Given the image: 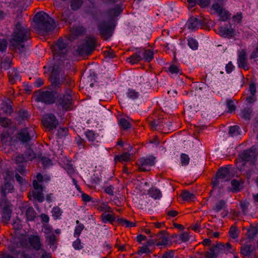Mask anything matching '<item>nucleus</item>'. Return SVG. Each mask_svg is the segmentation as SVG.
Here are the masks:
<instances>
[{
  "instance_id": "obj_40",
  "label": "nucleus",
  "mask_w": 258,
  "mask_h": 258,
  "mask_svg": "<svg viewBox=\"0 0 258 258\" xmlns=\"http://www.w3.org/2000/svg\"><path fill=\"white\" fill-rule=\"evenodd\" d=\"M151 126L153 130H158L161 129V127L163 126L162 123L159 120L157 121L153 120L150 123Z\"/></svg>"
},
{
  "instance_id": "obj_59",
  "label": "nucleus",
  "mask_w": 258,
  "mask_h": 258,
  "mask_svg": "<svg viewBox=\"0 0 258 258\" xmlns=\"http://www.w3.org/2000/svg\"><path fill=\"white\" fill-rule=\"evenodd\" d=\"M40 159L44 166L49 165L51 164V161L49 158L45 157H40Z\"/></svg>"
},
{
  "instance_id": "obj_49",
  "label": "nucleus",
  "mask_w": 258,
  "mask_h": 258,
  "mask_svg": "<svg viewBox=\"0 0 258 258\" xmlns=\"http://www.w3.org/2000/svg\"><path fill=\"white\" fill-rule=\"evenodd\" d=\"M242 19L241 13H238L236 15L232 17V21L234 22V25L241 23Z\"/></svg>"
},
{
  "instance_id": "obj_57",
  "label": "nucleus",
  "mask_w": 258,
  "mask_h": 258,
  "mask_svg": "<svg viewBox=\"0 0 258 258\" xmlns=\"http://www.w3.org/2000/svg\"><path fill=\"white\" fill-rule=\"evenodd\" d=\"M223 86H221L220 85L219 83H215L212 85V89L213 91H215L217 93H220L222 90H223Z\"/></svg>"
},
{
  "instance_id": "obj_39",
  "label": "nucleus",
  "mask_w": 258,
  "mask_h": 258,
  "mask_svg": "<svg viewBox=\"0 0 258 258\" xmlns=\"http://www.w3.org/2000/svg\"><path fill=\"white\" fill-rule=\"evenodd\" d=\"M117 221L119 223L125 225L126 227H132L136 226V223L131 222L123 219L118 218Z\"/></svg>"
},
{
  "instance_id": "obj_14",
  "label": "nucleus",
  "mask_w": 258,
  "mask_h": 258,
  "mask_svg": "<svg viewBox=\"0 0 258 258\" xmlns=\"http://www.w3.org/2000/svg\"><path fill=\"white\" fill-rule=\"evenodd\" d=\"M204 22L203 20H199L198 18L191 17L186 23V26L189 29L194 30L198 29L199 27L204 26Z\"/></svg>"
},
{
  "instance_id": "obj_3",
  "label": "nucleus",
  "mask_w": 258,
  "mask_h": 258,
  "mask_svg": "<svg viewBox=\"0 0 258 258\" xmlns=\"http://www.w3.org/2000/svg\"><path fill=\"white\" fill-rule=\"evenodd\" d=\"M33 20L36 23L35 29L39 33L51 32L56 27L54 20L44 12L37 13Z\"/></svg>"
},
{
  "instance_id": "obj_2",
  "label": "nucleus",
  "mask_w": 258,
  "mask_h": 258,
  "mask_svg": "<svg viewBox=\"0 0 258 258\" xmlns=\"http://www.w3.org/2000/svg\"><path fill=\"white\" fill-rule=\"evenodd\" d=\"M30 35L29 29L25 28L20 23L16 24L13 37L10 40V43L16 51L19 53L26 51V47L24 43L28 39Z\"/></svg>"
},
{
  "instance_id": "obj_43",
  "label": "nucleus",
  "mask_w": 258,
  "mask_h": 258,
  "mask_svg": "<svg viewBox=\"0 0 258 258\" xmlns=\"http://www.w3.org/2000/svg\"><path fill=\"white\" fill-rule=\"evenodd\" d=\"M180 159L182 165L186 166L188 165L190 159L187 154L182 153L180 155Z\"/></svg>"
},
{
  "instance_id": "obj_8",
  "label": "nucleus",
  "mask_w": 258,
  "mask_h": 258,
  "mask_svg": "<svg viewBox=\"0 0 258 258\" xmlns=\"http://www.w3.org/2000/svg\"><path fill=\"white\" fill-rule=\"evenodd\" d=\"M36 95V101L42 102L47 104H52L55 102L56 92L44 91L35 92Z\"/></svg>"
},
{
  "instance_id": "obj_7",
  "label": "nucleus",
  "mask_w": 258,
  "mask_h": 258,
  "mask_svg": "<svg viewBox=\"0 0 258 258\" xmlns=\"http://www.w3.org/2000/svg\"><path fill=\"white\" fill-rule=\"evenodd\" d=\"M226 182V167L220 168L215 176L212 178L211 184L213 189L224 188Z\"/></svg>"
},
{
  "instance_id": "obj_46",
  "label": "nucleus",
  "mask_w": 258,
  "mask_h": 258,
  "mask_svg": "<svg viewBox=\"0 0 258 258\" xmlns=\"http://www.w3.org/2000/svg\"><path fill=\"white\" fill-rule=\"evenodd\" d=\"M225 202L224 200H222L220 201L215 206L214 210L216 212H219L222 209H223L225 207Z\"/></svg>"
},
{
  "instance_id": "obj_56",
  "label": "nucleus",
  "mask_w": 258,
  "mask_h": 258,
  "mask_svg": "<svg viewBox=\"0 0 258 258\" xmlns=\"http://www.w3.org/2000/svg\"><path fill=\"white\" fill-rule=\"evenodd\" d=\"M70 10L69 9L66 10L64 12L62 13L61 21L66 22L70 17Z\"/></svg>"
},
{
  "instance_id": "obj_28",
  "label": "nucleus",
  "mask_w": 258,
  "mask_h": 258,
  "mask_svg": "<svg viewBox=\"0 0 258 258\" xmlns=\"http://www.w3.org/2000/svg\"><path fill=\"white\" fill-rule=\"evenodd\" d=\"M228 233L230 238L235 239L239 236V231L236 226L232 225L230 228Z\"/></svg>"
},
{
  "instance_id": "obj_15",
  "label": "nucleus",
  "mask_w": 258,
  "mask_h": 258,
  "mask_svg": "<svg viewBox=\"0 0 258 258\" xmlns=\"http://www.w3.org/2000/svg\"><path fill=\"white\" fill-rule=\"evenodd\" d=\"M72 98L71 95L67 94L63 96H60L58 99V103L62 108L68 110L72 104Z\"/></svg>"
},
{
  "instance_id": "obj_23",
  "label": "nucleus",
  "mask_w": 258,
  "mask_h": 258,
  "mask_svg": "<svg viewBox=\"0 0 258 258\" xmlns=\"http://www.w3.org/2000/svg\"><path fill=\"white\" fill-rule=\"evenodd\" d=\"M29 241L31 245L36 250L41 248L40 238L38 236H32L29 238Z\"/></svg>"
},
{
  "instance_id": "obj_60",
  "label": "nucleus",
  "mask_w": 258,
  "mask_h": 258,
  "mask_svg": "<svg viewBox=\"0 0 258 258\" xmlns=\"http://www.w3.org/2000/svg\"><path fill=\"white\" fill-rule=\"evenodd\" d=\"M246 101L249 104H253L256 101L255 95H250L246 97Z\"/></svg>"
},
{
  "instance_id": "obj_32",
  "label": "nucleus",
  "mask_w": 258,
  "mask_h": 258,
  "mask_svg": "<svg viewBox=\"0 0 258 258\" xmlns=\"http://www.w3.org/2000/svg\"><path fill=\"white\" fill-rule=\"evenodd\" d=\"M148 194L155 200L159 199L161 197V191L157 188H151L148 190Z\"/></svg>"
},
{
  "instance_id": "obj_48",
  "label": "nucleus",
  "mask_w": 258,
  "mask_h": 258,
  "mask_svg": "<svg viewBox=\"0 0 258 258\" xmlns=\"http://www.w3.org/2000/svg\"><path fill=\"white\" fill-rule=\"evenodd\" d=\"M216 33L221 36L225 37L226 35V28L222 26H219L215 29Z\"/></svg>"
},
{
  "instance_id": "obj_52",
  "label": "nucleus",
  "mask_w": 258,
  "mask_h": 258,
  "mask_svg": "<svg viewBox=\"0 0 258 258\" xmlns=\"http://www.w3.org/2000/svg\"><path fill=\"white\" fill-rule=\"evenodd\" d=\"M188 44L192 49L195 50L198 48V42L196 41V40L192 38L188 40Z\"/></svg>"
},
{
  "instance_id": "obj_44",
  "label": "nucleus",
  "mask_w": 258,
  "mask_h": 258,
  "mask_svg": "<svg viewBox=\"0 0 258 258\" xmlns=\"http://www.w3.org/2000/svg\"><path fill=\"white\" fill-rule=\"evenodd\" d=\"M119 124L124 130H127L131 127L130 123L125 119L121 118L119 121Z\"/></svg>"
},
{
  "instance_id": "obj_5",
  "label": "nucleus",
  "mask_w": 258,
  "mask_h": 258,
  "mask_svg": "<svg viewBox=\"0 0 258 258\" xmlns=\"http://www.w3.org/2000/svg\"><path fill=\"white\" fill-rule=\"evenodd\" d=\"M61 70L57 66L53 67L49 80L51 82L50 87L52 89H56L58 88L62 83L65 81L64 74H60Z\"/></svg>"
},
{
  "instance_id": "obj_54",
  "label": "nucleus",
  "mask_w": 258,
  "mask_h": 258,
  "mask_svg": "<svg viewBox=\"0 0 258 258\" xmlns=\"http://www.w3.org/2000/svg\"><path fill=\"white\" fill-rule=\"evenodd\" d=\"M7 44L8 43L6 39H0V51H5L7 48Z\"/></svg>"
},
{
  "instance_id": "obj_58",
  "label": "nucleus",
  "mask_w": 258,
  "mask_h": 258,
  "mask_svg": "<svg viewBox=\"0 0 258 258\" xmlns=\"http://www.w3.org/2000/svg\"><path fill=\"white\" fill-rule=\"evenodd\" d=\"M16 162L17 164H21L24 162H27L25 159L23 154H20L18 155L16 159Z\"/></svg>"
},
{
  "instance_id": "obj_38",
  "label": "nucleus",
  "mask_w": 258,
  "mask_h": 258,
  "mask_svg": "<svg viewBox=\"0 0 258 258\" xmlns=\"http://www.w3.org/2000/svg\"><path fill=\"white\" fill-rule=\"evenodd\" d=\"M143 54L144 57L143 58L148 62H150L153 58L154 53L150 50H145Z\"/></svg>"
},
{
  "instance_id": "obj_53",
  "label": "nucleus",
  "mask_w": 258,
  "mask_h": 258,
  "mask_svg": "<svg viewBox=\"0 0 258 258\" xmlns=\"http://www.w3.org/2000/svg\"><path fill=\"white\" fill-rule=\"evenodd\" d=\"M13 225L14 227V229L15 230H19L22 228L21 221L18 218H17L16 219L14 220L13 222Z\"/></svg>"
},
{
  "instance_id": "obj_16",
  "label": "nucleus",
  "mask_w": 258,
  "mask_h": 258,
  "mask_svg": "<svg viewBox=\"0 0 258 258\" xmlns=\"http://www.w3.org/2000/svg\"><path fill=\"white\" fill-rule=\"evenodd\" d=\"M246 53L244 49H242L238 51L237 64L239 68H242L244 70L247 69L246 65Z\"/></svg>"
},
{
  "instance_id": "obj_35",
  "label": "nucleus",
  "mask_w": 258,
  "mask_h": 258,
  "mask_svg": "<svg viewBox=\"0 0 258 258\" xmlns=\"http://www.w3.org/2000/svg\"><path fill=\"white\" fill-rule=\"evenodd\" d=\"M181 196L182 197L183 200L184 201L192 200L196 198L194 194L186 190L183 191L181 193Z\"/></svg>"
},
{
  "instance_id": "obj_29",
  "label": "nucleus",
  "mask_w": 258,
  "mask_h": 258,
  "mask_svg": "<svg viewBox=\"0 0 258 258\" xmlns=\"http://www.w3.org/2000/svg\"><path fill=\"white\" fill-rule=\"evenodd\" d=\"M26 215L28 220L33 221L36 217V213L32 207H29L26 210Z\"/></svg>"
},
{
  "instance_id": "obj_12",
  "label": "nucleus",
  "mask_w": 258,
  "mask_h": 258,
  "mask_svg": "<svg viewBox=\"0 0 258 258\" xmlns=\"http://www.w3.org/2000/svg\"><path fill=\"white\" fill-rule=\"evenodd\" d=\"M215 4L212 5V8L217 13L220 17L219 21L220 22H224L226 21V12L223 11V0H214Z\"/></svg>"
},
{
  "instance_id": "obj_55",
  "label": "nucleus",
  "mask_w": 258,
  "mask_h": 258,
  "mask_svg": "<svg viewBox=\"0 0 258 258\" xmlns=\"http://www.w3.org/2000/svg\"><path fill=\"white\" fill-rule=\"evenodd\" d=\"M249 91L250 94L255 95L256 92V84L254 82H251L249 85Z\"/></svg>"
},
{
  "instance_id": "obj_27",
  "label": "nucleus",
  "mask_w": 258,
  "mask_h": 258,
  "mask_svg": "<svg viewBox=\"0 0 258 258\" xmlns=\"http://www.w3.org/2000/svg\"><path fill=\"white\" fill-rule=\"evenodd\" d=\"M23 155L27 161H32L36 157V154L31 148L27 149Z\"/></svg>"
},
{
  "instance_id": "obj_31",
  "label": "nucleus",
  "mask_w": 258,
  "mask_h": 258,
  "mask_svg": "<svg viewBox=\"0 0 258 258\" xmlns=\"http://www.w3.org/2000/svg\"><path fill=\"white\" fill-rule=\"evenodd\" d=\"M236 110V105L234 101L231 99H227V113H232Z\"/></svg>"
},
{
  "instance_id": "obj_41",
  "label": "nucleus",
  "mask_w": 258,
  "mask_h": 258,
  "mask_svg": "<svg viewBox=\"0 0 258 258\" xmlns=\"http://www.w3.org/2000/svg\"><path fill=\"white\" fill-rule=\"evenodd\" d=\"M71 31L75 36H79L84 32V29L82 27H76L72 28Z\"/></svg>"
},
{
  "instance_id": "obj_20",
  "label": "nucleus",
  "mask_w": 258,
  "mask_h": 258,
  "mask_svg": "<svg viewBox=\"0 0 258 258\" xmlns=\"http://www.w3.org/2000/svg\"><path fill=\"white\" fill-rule=\"evenodd\" d=\"M9 82L11 84H15L17 82L21 80V77L19 73L15 69L10 70L8 73Z\"/></svg>"
},
{
  "instance_id": "obj_34",
  "label": "nucleus",
  "mask_w": 258,
  "mask_h": 258,
  "mask_svg": "<svg viewBox=\"0 0 258 258\" xmlns=\"http://www.w3.org/2000/svg\"><path fill=\"white\" fill-rule=\"evenodd\" d=\"M131 157V154L128 152H125L120 155H116L115 156V160H118L120 162L128 161Z\"/></svg>"
},
{
  "instance_id": "obj_51",
  "label": "nucleus",
  "mask_w": 258,
  "mask_h": 258,
  "mask_svg": "<svg viewBox=\"0 0 258 258\" xmlns=\"http://www.w3.org/2000/svg\"><path fill=\"white\" fill-rule=\"evenodd\" d=\"M231 186L234 190L236 191H239L240 183L236 179H233L231 181Z\"/></svg>"
},
{
  "instance_id": "obj_26",
  "label": "nucleus",
  "mask_w": 258,
  "mask_h": 258,
  "mask_svg": "<svg viewBox=\"0 0 258 258\" xmlns=\"http://www.w3.org/2000/svg\"><path fill=\"white\" fill-rule=\"evenodd\" d=\"M252 109L250 107L244 108L241 113V117L246 121H249L251 118Z\"/></svg>"
},
{
  "instance_id": "obj_25",
  "label": "nucleus",
  "mask_w": 258,
  "mask_h": 258,
  "mask_svg": "<svg viewBox=\"0 0 258 258\" xmlns=\"http://www.w3.org/2000/svg\"><path fill=\"white\" fill-rule=\"evenodd\" d=\"M241 133V130L238 125L231 126L229 130V134L231 137H237Z\"/></svg>"
},
{
  "instance_id": "obj_4",
  "label": "nucleus",
  "mask_w": 258,
  "mask_h": 258,
  "mask_svg": "<svg viewBox=\"0 0 258 258\" xmlns=\"http://www.w3.org/2000/svg\"><path fill=\"white\" fill-rule=\"evenodd\" d=\"M94 38L88 37L75 49L76 54L81 56L91 54L95 49L96 45Z\"/></svg>"
},
{
  "instance_id": "obj_18",
  "label": "nucleus",
  "mask_w": 258,
  "mask_h": 258,
  "mask_svg": "<svg viewBox=\"0 0 258 258\" xmlns=\"http://www.w3.org/2000/svg\"><path fill=\"white\" fill-rule=\"evenodd\" d=\"M229 26L227 25V39H234L236 36H238L239 32L235 30V25H233L230 22H229Z\"/></svg>"
},
{
  "instance_id": "obj_42",
  "label": "nucleus",
  "mask_w": 258,
  "mask_h": 258,
  "mask_svg": "<svg viewBox=\"0 0 258 258\" xmlns=\"http://www.w3.org/2000/svg\"><path fill=\"white\" fill-rule=\"evenodd\" d=\"M13 253L14 255L20 256V258H31L29 255L26 253L24 251L18 250L16 249H14L13 251Z\"/></svg>"
},
{
  "instance_id": "obj_21",
  "label": "nucleus",
  "mask_w": 258,
  "mask_h": 258,
  "mask_svg": "<svg viewBox=\"0 0 258 258\" xmlns=\"http://www.w3.org/2000/svg\"><path fill=\"white\" fill-rule=\"evenodd\" d=\"M14 189V186L10 181L8 180L7 178H5V184L1 188V194L3 197H5L6 194L10 192Z\"/></svg>"
},
{
  "instance_id": "obj_6",
  "label": "nucleus",
  "mask_w": 258,
  "mask_h": 258,
  "mask_svg": "<svg viewBox=\"0 0 258 258\" xmlns=\"http://www.w3.org/2000/svg\"><path fill=\"white\" fill-rule=\"evenodd\" d=\"M258 156V148L257 146L253 145L249 149L244 150L240 154V158L243 162L242 165L244 166L246 162L254 163L257 160Z\"/></svg>"
},
{
  "instance_id": "obj_33",
  "label": "nucleus",
  "mask_w": 258,
  "mask_h": 258,
  "mask_svg": "<svg viewBox=\"0 0 258 258\" xmlns=\"http://www.w3.org/2000/svg\"><path fill=\"white\" fill-rule=\"evenodd\" d=\"M257 232L258 230L255 227L249 228L247 229L246 232L247 237L250 240H253L257 235Z\"/></svg>"
},
{
  "instance_id": "obj_45",
  "label": "nucleus",
  "mask_w": 258,
  "mask_h": 258,
  "mask_svg": "<svg viewBox=\"0 0 258 258\" xmlns=\"http://www.w3.org/2000/svg\"><path fill=\"white\" fill-rule=\"evenodd\" d=\"M10 138V135L7 132H3L1 135V139L2 143L3 145L6 144L8 143Z\"/></svg>"
},
{
  "instance_id": "obj_61",
  "label": "nucleus",
  "mask_w": 258,
  "mask_h": 258,
  "mask_svg": "<svg viewBox=\"0 0 258 258\" xmlns=\"http://www.w3.org/2000/svg\"><path fill=\"white\" fill-rule=\"evenodd\" d=\"M179 238L182 242H186L189 240V235L187 232H183L179 235Z\"/></svg>"
},
{
  "instance_id": "obj_9",
  "label": "nucleus",
  "mask_w": 258,
  "mask_h": 258,
  "mask_svg": "<svg viewBox=\"0 0 258 258\" xmlns=\"http://www.w3.org/2000/svg\"><path fill=\"white\" fill-rule=\"evenodd\" d=\"M42 122L43 125L48 129L52 130L56 127L58 125V121L53 114H46L42 116Z\"/></svg>"
},
{
  "instance_id": "obj_24",
  "label": "nucleus",
  "mask_w": 258,
  "mask_h": 258,
  "mask_svg": "<svg viewBox=\"0 0 258 258\" xmlns=\"http://www.w3.org/2000/svg\"><path fill=\"white\" fill-rule=\"evenodd\" d=\"M12 210L9 206H5L3 209L2 217L4 221L7 222L11 217Z\"/></svg>"
},
{
  "instance_id": "obj_37",
  "label": "nucleus",
  "mask_w": 258,
  "mask_h": 258,
  "mask_svg": "<svg viewBox=\"0 0 258 258\" xmlns=\"http://www.w3.org/2000/svg\"><path fill=\"white\" fill-rule=\"evenodd\" d=\"M11 63L12 61L10 58L6 57L2 61L1 68L2 69L4 68L5 70L9 69L11 67Z\"/></svg>"
},
{
  "instance_id": "obj_19",
  "label": "nucleus",
  "mask_w": 258,
  "mask_h": 258,
  "mask_svg": "<svg viewBox=\"0 0 258 258\" xmlns=\"http://www.w3.org/2000/svg\"><path fill=\"white\" fill-rule=\"evenodd\" d=\"M56 46L57 47V53L61 55H63L68 52L67 44L63 42L62 39H59L57 43Z\"/></svg>"
},
{
  "instance_id": "obj_22",
  "label": "nucleus",
  "mask_w": 258,
  "mask_h": 258,
  "mask_svg": "<svg viewBox=\"0 0 258 258\" xmlns=\"http://www.w3.org/2000/svg\"><path fill=\"white\" fill-rule=\"evenodd\" d=\"M157 236L159 237V239H161L162 241L161 242H158L156 245L157 246L159 245H166L170 239L167 238L168 236V233H167L165 231H161L159 232V233L157 235Z\"/></svg>"
},
{
  "instance_id": "obj_64",
  "label": "nucleus",
  "mask_w": 258,
  "mask_h": 258,
  "mask_svg": "<svg viewBox=\"0 0 258 258\" xmlns=\"http://www.w3.org/2000/svg\"><path fill=\"white\" fill-rule=\"evenodd\" d=\"M150 250L148 248L147 245H144L140 247V249L138 251L137 253L138 254L140 253H148L150 252Z\"/></svg>"
},
{
  "instance_id": "obj_36",
  "label": "nucleus",
  "mask_w": 258,
  "mask_h": 258,
  "mask_svg": "<svg viewBox=\"0 0 258 258\" xmlns=\"http://www.w3.org/2000/svg\"><path fill=\"white\" fill-rule=\"evenodd\" d=\"M32 195L35 200H37L39 202H42L44 200L43 194L41 191H32Z\"/></svg>"
},
{
  "instance_id": "obj_47",
  "label": "nucleus",
  "mask_w": 258,
  "mask_h": 258,
  "mask_svg": "<svg viewBox=\"0 0 258 258\" xmlns=\"http://www.w3.org/2000/svg\"><path fill=\"white\" fill-rule=\"evenodd\" d=\"M102 217L104 222H106L107 221L112 222L115 219V217L110 214H102Z\"/></svg>"
},
{
  "instance_id": "obj_63",
  "label": "nucleus",
  "mask_w": 258,
  "mask_h": 258,
  "mask_svg": "<svg viewBox=\"0 0 258 258\" xmlns=\"http://www.w3.org/2000/svg\"><path fill=\"white\" fill-rule=\"evenodd\" d=\"M86 136L89 141H93L95 139V134L92 131L87 132Z\"/></svg>"
},
{
  "instance_id": "obj_30",
  "label": "nucleus",
  "mask_w": 258,
  "mask_h": 258,
  "mask_svg": "<svg viewBox=\"0 0 258 258\" xmlns=\"http://www.w3.org/2000/svg\"><path fill=\"white\" fill-rule=\"evenodd\" d=\"M140 54V52L139 53H135L131 56L130 57L127 58L126 60L132 64L137 63L143 59Z\"/></svg>"
},
{
  "instance_id": "obj_62",
  "label": "nucleus",
  "mask_w": 258,
  "mask_h": 258,
  "mask_svg": "<svg viewBox=\"0 0 258 258\" xmlns=\"http://www.w3.org/2000/svg\"><path fill=\"white\" fill-rule=\"evenodd\" d=\"M258 58V45L255 47L253 51L250 55V59H255Z\"/></svg>"
},
{
  "instance_id": "obj_13",
  "label": "nucleus",
  "mask_w": 258,
  "mask_h": 258,
  "mask_svg": "<svg viewBox=\"0 0 258 258\" xmlns=\"http://www.w3.org/2000/svg\"><path fill=\"white\" fill-rule=\"evenodd\" d=\"M256 250L255 245L245 243L241 247L240 253L244 257L251 258L254 256V252Z\"/></svg>"
},
{
  "instance_id": "obj_10",
  "label": "nucleus",
  "mask_w": 258,
  "mask_h": 258,
  "mask_svg": "<svg viewBox=\"0 0 258 258\" xmlns=\"http://www.w3.org/2000/svg\"><path fill=\"white\" fill-rule=\"evenodd\" d=\"M35 136V132L32 129L24 128L20 131L17 135V138L23 144L27 143Z\"/></svg>"
},
{
  "instance_id": "obj_50",
  "label": "nucleus",
  "mask_w": 258,
  "mask_h": 258,
  "mask_svg": "<svg viewBox=\"0 0 258 258\" xmlns=\"http://www.w3.org/2000/svg\"><path fill=\"white\" fill-rule=\"evenodd\" d=\"M11 124V121L10 119H9L8 118H0V125L2 126L7 127L10 125Z\"/></svg>"
},
{
  "instance_id": "obj_11",
  "label": "nucleus",
  "mask_w": 258,
  "mask_h": 258,
  "mask_svg": "<svg viewBox=\"0 0 258 258\" xmlns=\"http://www.w3.org/2000/svg\"><path fill=\"white\" fill-rule=\"evenodd\" d=\"M225 248L226 247L223 243H218L216 245L211 248L210 251L207 252L206 257V258H217L219 254L224 253Z\"/></svg>"
},
{
  "instance_id": "obj_1",
  "label": "nucleus",
  "mask_w": 258,
  "mask_h": 258,
  "mask_svg": "<svg viewBox=\"0 0 258 258\" xmlns=\"http://www.w3.org/2000/svg\"><path fill=\"white\" fill-rule=\"evenodd\" d=\"M122 11L121 7L119 5H116L113 9H111L108 11V15L110 17H117ZM116 26L115 22L112 18L108 20H103L98 24V29L99 33L102 39L107 40L110 38Z\"/></svg>"
},
{
  "instance_id": "obj_17",
  "label": "nucleus",
  "mask_w": 258,
  "mask_h": 258,
  "mask_svg": "<svg viewBox=\"0 0 258 258\" xmlns=\"http://www.w3.org/2000/svg\"><path fill=\"white\" fill-rule=\"evenodd\" d=\"M155 157L153 156H150L147 158H142L140 160V164L141 166L139 167V170L142 171H149L143 167V166L150 165L153 166L155 164Z\"/></svg>"
}]
</instances>
